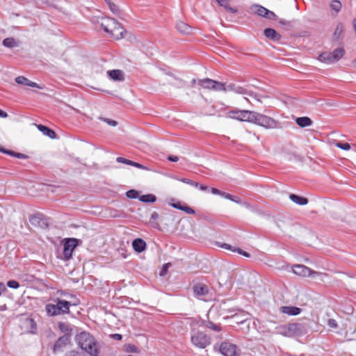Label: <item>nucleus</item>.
I'll use <instances>...</instances> for the list:
<instances>
[{
    "label": "nucleus",
    "instance_id": "1",
    "mask_svg": "<svg viewBox=\"0 0 356 356\" xmlns=\"http://www.w3.org/2000/svg\"><path fill=\"white\" fill-rule=\"evenodd\" d=\"M75 341L78 346L90 356H97L99 354L98 344L89 332L83 331L76 334Z\"/></svg>",
    "mask_w": 356,
    "mask_h": 356
},
{
    "label": "nucleus",
    "instance_id": "2",
    "mask_svg": "<svg viewBox=\"0 0 356 356\" xmlns=\"http://www.w3.org/2000/svg\"><path fill=\"white\" fill-rule=\"evenodd\" d=\"M104 31L115 40H120L124 37L125 29L116 19L104 18L101 22Z\"/></svg>",
    "mask_w": 356,
    "mask_h": 356
},
{
    "label": "nucleus",
    "instance_id": "3",
    "mask_svg": "<svg viewBox=\"0 0 356 356\" xmlns=\"http://www.w3.org/2000/svg\"><path fill=\"white\" fill-rule=\"evenodd\" d=\"M55 304H47L46 311L50 316H58L70 312V302L59 298L54 300Z\"/></svg>",
    "mask_w": 356,
    "mask_h": 356
},
{
    "label": "nucleus",
    "instance_id": "4",
    "mask_svg": "<svg viewBox=\"0 0 356 356\" xmlns=\"http://www.w3.org/2000/svg\"><path fill=\"white\" fill-rule=\"evenodd\" d=\"M346 54L343 47H338L332 51H324L319 54L318 60L325 64H332L338 62Z\"/></svg>",
    "mask_w": 356,
    "mask_h": 356
},
{
    "label": "nucleus",
    "instance_id": "5",
    "mask_svg": "<svg viewBox=\"0 0 356 356\" xmlns=\"http://www.w3.org/2000/svg\"><path fill=\"white\" fill-rule=\"evenodd\" d=\"M198 84L203 88L214 91L235 90L233 85L226 86L225 83L214 81L211 79H200Z\"/></svg>",
    "mask_w": 356,
    "mask_h": 356
},
{
    "label": "nucleus",
    "instance_id": "6",
    "mask_svg": "<svg viewBox=\"0 0 356 356\" xmlns=\"http://www.w3.org/2000/svg\"><path fill=\"white\" fill-rule=\"evenodd\" d=\"M275 330V334H280L286 337H296L302 334L301 327L298 323L280 325L276 327Z\"/></svg>",
    "mask_w": 356,
    "mask_h": 356
},
{
    "label": "nucleus",
    "instance_id": "7",
    "mask_svg": "<svg viewBox=\"0 0 356 356\" xmlns=\"http://www.w3.org/2000/svg\"><path fill=\"white\" fill-rule=\"evenodd\" d=\"M252 123L266 129H275L277 127V122L273 118L254 111H253Z\"/></svg>",
    "mask_w": 356,
    "mask_h": 356
},
{
    "label": "nucleus",
    "instance_id": "8",
    "mask_svg": "<svg viewBox=\"0 0 356 356\" xmlns=\"http://www.w3.org/2000/svg\"><path fill=\"white\" fill-rule=\"evenodd\" d=\"M191 343L197 348H205L210 345L211 339L205 333L200 331H192Z\"/></svg>",
    "mask_w": 356,
    "mask_h": 356
},
{
    "label": "nucleus",
    "instance_id": "9",
    "mask_svg": "<svg viewBox=\"0 0 356 356\" xmlns=\"http://www.w3.org/2000/svg\"><path fill=\"white\" fill-rule=\"evenodd\" d=\"M228 118L236 120L241 122H247L252 123L253 111L248 110H230L227 113Z\"/></svg>",
    "mask_w": 356,
    "mask_h": 356
},
{
    "label": "nucleus",
    "instance_id": "10",
    "mask_svg": "<svg viewBox=\"0 0 356 356\" xmlns=\"http://www.w3.org/2000/svg\"><path fill=\"white\" fill-rule=\"evenodd\" d=\"M292 271L294 274L302 277L320 276L323 275H326V274L325 273L316 272L309 268V267L302 264H297L293 266Z\"/></svg>",
    "mask_w": 356,
    "mask_h": 356
},
{
    "label": "nucleus",
    "instance_id": "11",
    "mask_svg": "<svg viewBox=\"0 0 356 356\" xmlns=\"http://www.w3.org/2000/svg\"><path fill=\"white\" fill-rule=\"evenodd\" d=\"M78 239L70 238L65 240L63 244V255L66 260L70 259L74 248L78 245Z\"/></svg>",
    "mask_w": 356,
    "mask_h": 356
},
{
    "label": "nucleus",
    "instance_id": "12",
    "mask_svg": "<svg viewBox=\"0 0 356 356\" xmlns=\"http://www.w3.org/2000/svg\"><path fill=\"white\" fill-rule=\"evenodd\" d=\"M218 349L224 356H239L236 346L229 342L222 343Z\"/></svg>",
    "mask_w": 356,
    "mask_h": 356
},
{
    "label": "nucleus",
    "instance_id": "13",
    "mask_svg": "<svg viewBox=\"0 0 356 356\" xmlns=\"http://www.w3.org/2000/svg\"><path fill=\"white\" fill-rule=\"evenodd\" d=\"M165 83L175 86L177 88L183 87L184 81L172 73H165L164 77Z\"/></svg>",
    "mask_w": 356,
    "mask_h": 356
},
{
    "label": "nucleus",
    "instance_id": "14",
    "mask_svg": "<svg viewBox=\"0 0 356 356\" xmlns=\"http://www.w3.org/2000/svg\"><path fill=\"white\" fill-rule=\"evenodd\" d=\"M70 343V337L69 336H63L58 338L56 341L53 350L54 353L62 352L68 344Z\"/></svg>",
    "mask_w": 356,
    "mask_h": 356
},
{
    "label": "nucleus",
    "instance_id": "15",
    "mask_svg": "<svg viewBox=\"0 0 356 356\" xmlns=\"http://www.w3.org/2000/svg\"><path fill=\"white\" fill-rule=\"evenodd\" d=\"M255 8L256 10L254 13L259 16H261L270 19H274L276 17L275 14L273 12L268 10L267 8L261 6L256 5Z\"/></svg>",
    "mask_w": 356,
    "mask_h": 356
},
{
    "label": "nucleus",
    "instance_id": "16",
    "mask_svg": "<svg viewBox=\"0 0 356 356\" xmlns=\"http://www.w3.org/2000/svg\"><path fill=\"white\" fill-rule=\"evenodd\" d=\"M193 291L197 297H202L209 293V287L202 283H197L193 286Z\"/></svg>",
    "mask_w": 356,
    "mask_h": 356
},
{
    "label": "nucleus",
    "instance_id": "17",
    "mask_svg": "<svg viewBox=\"0 0 356 356\" xmlns=\"http://www.w3.org/2000/svg\"><path fill=\"white\" fill-rule=\"evenodd\" d=\"M24 328L26 329V333L35 334L37 330V324L34 319L29 318L24 321Z\"/></svg>",
    "mask_w": 356,
    "mask_h": 356
},
{
    "label": "nucleus",
    "instance_id": "18",
    "mask_svg": "<svg viewBox=\"0 0 356 356\" xmlns=\"http://www.w3.org/2000/svg\"><path fill=\"white\" fill-rule=\"evenodd\" d=\"M171 206L175 209L181 210L188 214L195 213V211L185 203L182 204L180 202H177L176 203L171 204Z\"/></svg>",
    "mask_w": 356,
    "mask_h": 356
},
{
    "label": "nucleus",
    "instance_id": "19",
    "mask_svg": "<svg viewBox=\"0 0 356 356\" xmlns=\"http://www.w3.org/2000/svg\"><path fill=\"white\" fill-rule=\"evenodd\" d=\"M265 36L274 41H278L281 38L280 34H279L275 29L271 28H267L264 29Z\"/></svg>",
    "mask_w": 356,
    "mask_h": 356
},
{
    "label": "nucleus",
    "instance_id": "20",
    "mask_svg": "<svg viewBox=\"0 0 356 356\" xmlns=\"http://www.w3.org/2000/svg\"><path fill=\"white\" fill-rule=\"evenodd\" d=\"M210 191L214 195H221V196L225 197L226 199L230 200H232L233 202H237V203L239 202V198L238 197H234V196H232L230 194H228V193H226L225 192L220 191V190H218V189H217L216 188H211Z\"/></svg>",
    "mask_w": 356,
    "mask_h": 356
},
{
    "label": "nucleus",
    "instance_id": "21",
    "mask_svg": "<svg viewBox=\"0 0 356 356\" xmlns=\"http://www.w3.org/2000/svg\"><path fill=\"white\" fill-rule=\"evenodd\" d=\"M132 246L135 251L138 252H141L145 250L146 243L143 239L136 238L134 240L132 243Z\"/></svg>",
    "mask_w": 356,
    "mask_h": 356
},
{
    "label": "nucleus",
    "instance_id": "22",
    "mask_svg": "<svg viewBox=\"0 0 356 356\" xmlns=\"http://www.w3.org/2000/svg\"><path fill=\"white\" fill-rule=\"evenodd\" d=\"M282 312L289 315H298L300 313L301 309L296 307L293 306H283L281 307Z\"/></svg>",
    "mask_w": 356,
    "mask_h": 356
},
{
    "label": "nucleus",
    "instance_id": "23",
    "mask_svg": "<svg viewBox=\"0 0 356 356\" xmlns=\"http://www.w3.org/2000/svg\"><path fill=\"white\" fill-rule=\"evenodd\" d=\"M116 161L118 163H124V164H127V165H132V166H134V167H136L137 168L146 169V168L144 165H143L142 164H140L139 163H137V162H135V161H131V160H129V159H127L123 158V157H118L116 159Z\"/></svg>",
    "mask_w": 356,
    "mask_h": 356
},
{
    "label": "nucleus",
    "instance_id": "24",
    "mask_svg": "<svg viewBox=\"0 0 356 356\" xmlns=\"http://www.w3.org/2000/svg\"><path fill=\"white\" fill-rule=\"evenodd\" d=\"M37 127L41 132L43 133L44 135L47 136L50 138L54 139L56 137L55 131L49 127L42 124L38 125Z\"/></svg>",
    "mask_w": 356,
    "mask_h": 356
},
{
    "label": "nucleus",
    "instance_id": "25",
    "mask_svg": "<svg viewBox=\"0 0 356 356\" xmlns=\"http://www.w3.org/2000/svg\"><path fill=\"white\" fill-rule=\"evenodd\" d=\"M110 78L114 81H122L124 79L123 73L120 70H113L108 72Z\"/></svg>",
    "mask_w": 356,
    "mask_h": 356
},
{
    "label": "nucleus",
    "instance_id": "26",
    "mask_svg": "<svg viewBox=\"0 0 356 356\" xmlns=\"http://www.w3.org/2000/svg\"><path fill=\"white\" fill-rule=\"evenodd\" d=\"M296 122L300 127H306L312 124V120L308 117L297 118Z\"/></svg>",
    "mask_w": 356,
    "mask_h": 356
},
{
    "label": "nucleus",
    "instance_id": "27",
    "mask_svg": "<svg viewBox=\"0 0 356 356\" xmlns=\"http://www.w3.org/2000/svg\"><path fill=\"white\" fill-rule=\"evenodd\" d=\"M220 248H222L226 250H231L232 252H237L238 254L243 255L245 257H250V254L245 251H243V250L240 248H235L232 246H231L229 244L227 243H222L220 245Z\"/></svg>",
    "mask_w": 356,
    "mask_h": 356
},
{
    "label": "nucleus",
    "instance_id": "28",
    "mask_svg": "<svg viewBox=\"0 0 356 356\" xmlns=\"http://www.w3.org/2000/svg\"><path fill=\"white\" fill-rule=\"evenodd\" d=\"M58 328L62 332L65 334L64 336H69L70 337L72 329L69 323L60 322L58 323Z\"/></svg>",
    "mask_w": 356,
    "mask_h": 356
},
{
    "label": "nucleus",
    "instance_id": "29",
    "mask_svg": "<svg viewBox=\"0 0 356 356\" xmlns=\"http://www.w3.org/2000/svg\"><path fill=\"white\" fill-rule=\"evenodd\" d=\"M220 6L223 7L226 10L232 13H236L237 9L234 8L229 6L230 0H216Z\"/></svg>",
    "mask_w": 356,
    "mask_h": 356
},
{
    "label": "nucleus",
    "instance_id": "30",
    "mask_svg": "<svg viewBox=\"0 0 356 356\" xmlns=\"http://www.w3.org/2000/svg\"><path fill=\"white\" fill-rule=\"evenodd\" d=\"M177 30L183 33L188 34L191 32V27L184 22L179 21L176 24Z\"/></svg>",
    "mask_w": 356,
    "mask_h": 356
},
{
    "label": "nucleus",
    "instance_id": "31",
    "mask_svg": "<svg viewBox=\"0 0 356 356\" xmlns=\"http://www.w3.org/2000/svg\"><path fill=\"white\" fill-rule=\"evenodd\" d=\"M19 42L13 38H6L3 40V45L7 48H14L19 46Z\"/></svg>",
    "mask_w": 356,
    "mask_h": 356
},
{
    "label": "nucleus",
    "instance_id": "32",
    "mask_svg": "<svg viewBox=\"0 0 356 356\" xmlns=\"http://www.w3.org/2000/svg\"><path fill=\"white\" fill-rule=\"evenodd\" d=\"M343 33V24L341 22L337 23L333 33V38L339 40Z\"/></svg>",
    "mask_w": 356,
    "mask_h": 356
},
{
    "label": "nucleus",
    "instance_id": "33",
    "mask_svg": "<svg viewBox=\"0 0 356 356\" xmlns=\"http://www.w3.org/2000/svg\"><path fill=\"white\" fill-rule=\"evenodd\" d=\"M290 199L293 202H295L296 204H299V205H305L308 202V200L307 198L300 197L295 194H291L290 195Z\"/></svg>",
    "mask_w": 356,
    "mask_h": 356
},
{
    "label": "nucleus",
    "instance_id": "34",
    "mask_svg": "<svg viewBox=\"0 0 356 356\" xmlns=\"http://www.w3.org/2000/svg\"><path fill=\"white\" fill-rule=\"evenodd\" d=\"M30 223L34 227H38L40 225L42 220L41 215L40 213H35L30 216L29 218Z\"/></svg>",
    "mask_w": 356,
    "mask_h": 356
},
{
    "label": "nucleus",
    "instance_id": "35",
    "mask_svg": "<svg viewBox=\"0 0 356 356\" xmlns=\"http://www.w3.org/2000/svg\"><path fill=\"white\" fill-rule=\"evenodd\" d=\"M139 200L145 203L156 202V197L153 194H146L139 196Z\"/></svg>",
    "mask_w": 356,
    "mask_h": 356
},
{
    "label": "nucleus",
    "instance_id": "36",
    "mask_svg": "<svg viewBox=\"0 0 356 356\" xmlns=\"http://www.w3.org/2000/svg\"><path fill=\"white\" fill-rule=\"evenodd\" d=\"M111 11L115 15L120 14V9L118 5L112 1V0H104Z\"/></svg>",
    "mask_w": 356,
    "mask_h": 356
},
{
    "label": "nucleus",
    "instance_id": "37",
    "mask_svg": "<svg viewBox=\"0 0 356 356\" xmlns=\"http://www.w3.org/2000/svg\"><path fill=\"white\" fill-rule=\"evenodd\" d=\"M124 350L127 353H138L140 352V349L133 344H126L124 346Z\"/></svg>",
    "mask_w": 356,
    "mask_h": 356
},
{
    "label": "nucleus",
    "instance_id": "38",
    "mask_svg": "<svg viewBox=\"0 0 356 356\" xmlns=\"http://www.w3.org/2000/svg\"><path fill=\"white\" fill-rule=\"evenodd\" d=\"M341 3L338 0H333L330 3V8L334 10L337 13H339L341 9Z\"/></svg>",
    "mask_w": 356,
    "mask_h": 356
},
{
    "label": "nucleus",
    "instance_id": "39",
    "mask_svg": "<svg viewBox=\"0 0 356 356\" xmlns=\"http://www.w3.org/2000/svg\"><path fill=\"white\" fill-rule=\"evenodd\" d=\"M24 86H30V87H32V88H38V89H43L44 88L43 86H40L38 83H36L35 82H33V81L29 80L28 79H26L25 77H24Z\"/></svg>",
    "mask_w": 356,
    "mask_h": 356
},
{
    "label": "nucleus",
    "instance_id": "40",
    "mask_svg": "<svg viewBox=\"0 0 356 356\" xmlns=\"http://www.w3.org/2000/svg\"><path fill=\"white\" fill-rule=\"evenodd\" d=\"M127 197L130 199H139V193L136 190L131 189L126 193Z\"/></svg>",
    "mask_w": 356,
    "mask_h": 356
},
{
    "label": "nucleus",
    "instance_id": "41",
    "mask_svg": "<svg viewBox=\"0 0 356 356\" xmlns=\"http://www.w3.org/2000/svg\"><path fill=\"white\" fill-rule=\"evenodd\" d=\"M3 154H8V155H10V156L18 158V159H22V153L15 152L14 151L10 150V149H5V151H3Z\"/></svg>",
    "mask_w": 356,
    "mask_h": 356
},
{
    "label": "nucleus",
    "instance_id": "42",
    "mask_svg": "<svg viewBox=\"0 0 356 356\" xmlns=\"http://www.w3.org/2000/svg\"><path fill=\"white\" fill-rule=\"evenodd\" d=\"M206 327L216 332L221 330L220 326L219 325H216L211 321H208L206 324Z\"/></svg>",
    "mask_w": 356,
    "mask_h": 356
},
{
    "label": "nucleus",
    "instance_id": "43",
    "mask_svg": "<svg viewBox=\"0 0 356 356\" xmlns=\"http://www.w3.org/2000/svg\"><path fill=\"white\" fill-rule=\"evenodd\" d=\"M100 120L106 122L109 126L115 127L118 125V122L114 120L106 118H101Z\"/></svg>",
    "mask_w": 356,
    "mask_h": 356
},
{
    "label": "nucleus",
    "instance_id": "44",
    "mask_svg": "<svg viewBox=\"0 0 356 356\" xmlns=\"http://www.w3.org/2000/svg\"><path fill=\"white\" fill-rule=\"evenodd\" d=\"M336 146L343 150H349L350 149V145L348 143H337Z\"/></svg>",
    "mask_w": 356,
    "mask_h": 356
},
{
    "label": "nucleus",
    "instance_id": "45",
    "mask_svg": "<svg viewBox=\"0 0 356 356\" xmlns=\"http://www.w3.org/2000/svg\"><path fill=\"white\" fill-rule=\"evenodd\" d=\"M181 181H182L183 183L189 184L191 186H195V187H197L199 186V184L197 182L194 181L191 179H186V178L181 179Z\"/></svg>",
    "mask_w": 356,
    "mask_h": 356
},
{
    "label": "nucleus",
    "instance_id": "46",
    "mask_svg": "<svg viewBox=\"0 0 356 356\" xmlns=\"http://www.w3.org/2000/svg\"><path fill=\"white\" fill-rule=\"evenodd\" d=\"M7 286L12 289H17L19 287V284L15 280H9L7 282Z\"/></svg>",
    "mask_w": 356,
    "mask_h": 356
},
{
    "label": "nucleus",
    "instance_id": "47",
    "mask_svg": "<svg viewBox=\"0 0 356 356\" xmlns=\"http://www.w3.org/2000/svg\"><path fill=\"white\" fill-rule=\"evenodd\" d=\"M170 266H171L170 263H167V264H164L163 268H162V269H161V272H160V273H159L160 275L161 276L165 275L167 273V272L168 270V268H169V267Z\"/></svg>",
    "mask_w": 356,
    "mask_h": 356
},
{
    "label": "nucleus",
    "instance_id": "48",
    "mask_svg": "<svg viewBox=\"0 0 356 356\" xmlns=\"http://www.w3.org/2000/svg\"><path fill=\"white\" fill-rule=\"evenodd\" d=\"M327 325L331 328H337L338 326L337 321L332 318L328 320Z\"/></svg>",
    "mask_w": 356,
    "mask_h": 356
},
{
    "label": "nucleus",
    "instance_id": "49",
    "mask_svg": "<svg viewBox=\"0 0 356 356\" xmlns=\"http://www.w3.org/2000/svg\"><path fill=\"white\" fill-rule=\"evenodd\" d=\"M168 160L172 162H177L179 161V157L177 156L170 155L168 157Z\"/></svg>",
    "mask_w": 356,
    "mask_h": 356
},
{
    "label": "nucleus",
    "instance_id": "50",
    "mask_svg": "<svg viewBox=\"0 0 356 356\" xmlns=\"http://www.w3.org/2000/svg\"><path fill=\"white\" fill-rule=\"evenodd\" d=\"M159 213L156 212H153L151 215V219L156 220L159 218Z\"/></svg>",
    "mask_w": 356,
    "mask_h": 356
},
{
    "label": "nucleus",
    "instance_id": "51",
    "mask_svg": "<svg viewBox=\"0 0 356 356\" xmlns=\"http://www.w3.org/2000/svg\"><path fill=\"white\" fill-rule=\"evenodd\" d=\"M6 289V286L3 282H0V296L1 293Z\"/></svg>",
    "mask_w": 356,
    "mask_h": 356
},
{
    "label": "nucleus",
    "instance_id": "52",
    "mask_svg": "<svg viewBox=\"0 0 356 356\" xmlns=\"http://www.w3.org/2000/svg\"><path fill=\"white\" fill-rule=\"evenodd\" d=\"M112 337L116 340H121L122 338V335L119 334H113Z\"/></svg>",
    "mask_w": 356,
    "mask_h": 356
},
{
    "label": "nucleus",
    "instance_id": "53",
    "mask_svg": "<svg viewBox=\"0 0 356 356\" xmlns=\"http://www.w3.org/2000/svg\"><path fill=\"white\" fill-rule=\"evenodd\" d=\"M7 116H8V113L6 112L2 111L1 109H0V117L5 118Z\"/></svg>",
    "mask_w": 356,
    "mask_h": 356
},
{
    "label": "nucleus",
    "instance_id": "54",
    "mask_svg": "<svg viewBox=\"0 0 356 356\" xmlns=\"http://www.w3.org/2000/svg\"><path fill=\"white\" fill-rule=\"evenodd\" d=\"M197 187L202 191H206L209 189L208 186H204L202 184H199Z\"/></svg>",
    "mask_w": 356,
    "mask_h": 356
},
{
    "label": "nucleus",
    "instance_id": "55",
    "mask_svg": "<svg viewBox=\"0 0 356 356\" xmlns=\"http://www.w3.org/2000/svg\"><path fill=\"white\" fill-rule=\"evenodd\" d=\"M15 81L19 84H22V76H17L15 79Z\"/></svg>",
    "mask_w": 356,
    "mask_h": 356
},
{
    "label": "nucleus",
    "instance_id": "56",
    "mask_svg": "<svg viewBox=\"0 0 356 356\" xmlns=\"http://www.w3.org/2000/svg\"><path fill=\"white\" fill-rule=\"evenodd\" d=\"M7 309V307L6 305L0 306V311L3 312Z\"/></svg>",
    "mask_w": 356,
    "mask_h": 356
},
{
    "label": "nucleus",
    "instance_id": "57",
    "mask_svg": "<svg viewBox=\"0 0 356 356\" xmlns=\"http://www.w3.org/2000/svg\"><path fill=\"white\" fill-rule=\"evenodd\" d=\"M236 92H238V93H244V90L241 88H238L237 90H235Z\"/></svg>",
    "mask_w": 356,
    "mask_h": 356
},
{
    "label": "nucleus",
    "instance_id": "58",
    "mask_svg": "<svg viewBox=\"0 0 356 356\" xmlns=\"http://www.w3.org/2000/svg\"><path fill=\"white\" fill-rule=\"evenodd\" d=\"M196 82H197V80L195 79H193L191 80V86H194L196 83Z\"/></svg>",
    "mask_w": 356,
    "mask_h": 356
},
{
    "label": "nucleus",
    "instance_id": "59",
    "mask_svg": "<svg viewBox=\"0 0 356 356\" xmlns=\"http://www.w3.org/2000/svg\"><path fill=\"white\" fill-rule=\"evenodd\" d=\"M154 227L155 228H159V224L158 222H156L154 225Z\"/></svg>",
    "mask_w": 356,
    "mask_h": 356
},
{
    "label": "nucleus",
    "instance_id": "60",
    "mask_svg": "<svg viewBox=\"0 0 356 356\" xmlns=\"http://www.w3.org/2000/svg\"><path fill=\"white\" fill-rule=\"evenodd\" d=\"M245 321H246L245 319H244V320H241V321H239L238 323H244Z\"/></svg>",
    "mask_w": 356,
    "mask_h": 356
},
{
    "label": "nucleus",
    "instance_id": "61",
    "mask_svg": "<svg viewBox=\"0 0 356 356\" xmlns=\"http://www.w3.org/2000/svg\"><path fill=\"white\" fill-rule=\"evenodd\" d=\"M70 355H73V356H75L74 353H72Z\"/></svg>",
    "mask_w": 356,
    "mask_h": 356
}]
</instances>
